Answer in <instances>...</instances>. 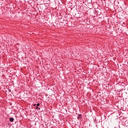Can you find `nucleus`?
Segmentation results:
<instances>
[{
	"mask_svg": "<svg viewBox=\"0 0 128 128\" xmlns=\"http://www.w3.org/2000/svg\"><path fill=\"white\" fill-rule=\"evenodd\" d=\"M10 122H14V118H10Z\"/></svg>",
	"mask_w": 128,
	"mask_h": 128,
	"instance_id": "f257e3e1",
	"label": "nucleus"
},
{
	"mask_svg": "<svg viewBox=\"0 0 128 128\" xmlns=\"http://www.w3.org/2000/svg\"><path fill=\"white\" fill-rule=\"evenodd\" d=\"M40 104L39 103H38V104H36V106H40Z\"/></svg>",
	"mask_w": 128,
	"mask_h": 128,
	"instance_id": "f03ea898",
	"label": "nucleus"
},
{
	"mask_svg": "<svg viewBox=\"0 0 128 128\" xmlns=\"http://www.w3.org/2000/svg\"><path fill=\"white\" fill-rule=\"evenodd\" d=\"M38 106H36V110H38Z\"/></svg>",
	"mask_w": 128,
	"mask_h": 128,
	"instance_id": "7ed1b4c3",
	"label": "nucleus"
},
{
	"mask_svg": "<svg viewBox=\"0 0 128 128\" xmlns=\"http://www.w3.org/2000/svg\"><path fill=\"white\" fill-rule=\"evenodd\" d=\"M37 110H40V108L38 107V108Z\"/></svg>",
	"mask_w": 128,
	"mask_h": 128,
	"instance_id": "20e7f679",
	"label": "nucleus"
},
{
	"mask_svg": "<svg viewBox=\"0 0 128 128\" xmlns=\"http://www.w3.org/2000/svg\"><path fill=\"white\" fill-rule=\"evenodd\" d=\"M34 106H36V104H34Z\"/></svg>",
	"mask_w": 128,
	"mask_h": 128,
	"instance_id": "39448f33",
	"label": "nucleus"
},
{
	"mask_svg": "<svg viewBox=\"0 0 128 128\" xmlns=\"http://www.w3.org/2000/svg\"><path fill=\"white\" fill-rule=\"evenodd\" d=\"M8 92H12L10 90H8Z\"/></svg>",
	"mask_w": 128,
	"mask_h": 128,
	"instance_id": "423d86ee",
	"label": "nucleus"
}]
</instances>
